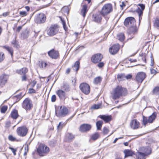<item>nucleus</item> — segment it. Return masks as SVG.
<instances>
[{
  "mask_svg": "<svg viewBox=\"0 0 159 159\" xmlns=\"http://www.w3.org/2000/svg\"><path fill=\"white\" fill-rule=\"evenodd\" d=\"M103 57L102 55L100 53H98L93 55L92 57V61L96 63L101 61Z\"/></svg>",
  "mask_w": 159,
  "mask_h": 159,
  "instance_id": "obj_13",
  "label": "nucleus"
},
{
  "mask_svg": "<svg viewBox=\"0 0 159 159\" xmlns=\"http://www.w3.org/2000/svg\"><path fill=\"white\" fill-rule=\"evenodd\" d=\"M9 148L10 149L12 152H13L14 155H16V149H14V148L11 147H9Z\"/></svg>",
  "mask_w": 159,
  "mask_h": 159,
  "instance_id": "obj_55",
  "label": "nucleus"
},
{
  "mask_svg": "<svg viewBox=\"0 0 159 159\" xmlns=\"http://www.w3.org/2000/svg\"><path fill=\"white\" fill-rule=\"evenodd\" d=\"M61 88L64 89L65 92H68L70 90V88L69 85L66 83H64Z\"/></svg>",
  "mask_w": 159,
  "mask_h": 159,
  "instance_id": "obj_31",
  "label": "nucleus"
},
{
  "mask_svg": "<svg viewBox=\"0 0 159 159\" xmlns=\"http://www.w3.org/2000/svg\"><path fill=\"white\" fill-rule=\"evenodd\" d=\"M20 15L22 16H25L27 15L25 11H21L20 12Z\"/></svg>",
  "mask_w": 159,
  "mask_h": 159,
  "instance_id": "obj_56",
  "label": "nucleus"
},
{
  "mask_svg": "<svg viewBox=\"0 0 159 159\" xmlns=\"http://www.w3.org/2000/svg\"><path fill=\"white\" fill-rule=\"evenodd\" d=\"M49 151V148L43 144H41L37 148V152L39 155L41 156H44Z\"/></svg>",
  "mask_w": 159,
  "mask_h": 159,
  "instance_id": "obj_3",
  "label": "nucleus"
},
{
  "mask_svg": "<svg viewBox=\"0 0 159 159\" xmlns=\"http://www.w3.org/2000/svg\"><path fill=\"white\" fill-rule=\"evenodd\" d=\"M8 76L6 75H2L0 76V84L1 85H4L7 82Z\"/></svg>",
  "mask_w": 159,
  "mask_h": 159,
  "instance_id": "obj_19",
  "label": "nucleus"
},
{
  "mask_svg": "<svg viewBox=\"0 0 159 159\" xmlns=\"http://www.w3.org/2000/svg\"><path fill=\"white\" fill-rule=\"evenodd\" d=\"M150 70L151 74H153V75H155L157 73V71L154 69H153L152 68H151Z\"/></svg>",
  "mask_w": 159,
  "mask_h": 159,
  "instance_id": "obj_54",
  "label": "nucleus"
},
{
  "mask_svg": "<svg viewBox=\"0 0 159 159\" xmlns=\"http://www.w3.org/2000/svg\"><path fill=\"white\" fill-rule=\"evenodd\" d=\"M117 79L119 81H121L125 80V75L123 74H118L117 75Z\"/></svg>",
  "mask_w": 159,
  "mask_h": 159,
  "instance_id": "obj_35",
  "label": "nucleus"
},
{
  "mask_svg": "<svg viewBox=\"0 0 159 159\" xmlns=\"http://www.w3.org/2000/svg\"><path fill=\"white\" fill-rule=\"evenodd\" d=\"M28 92L30 93H36V91L34 89L31 88L29 89Z\"/></svg>",
  "mask_w": 159,
  "mask_h": 159,
  "instance_id": "obj_53",
  "label": "nucleus"
},
{
  "mask_svg": "<svg viewBox=\"0 0 159 159\" xmlns=\"http://www.w3.org/2000/svg\"><path fill=\"white\" fill-rule=\"evenodd\" d=\"M146 77V74L143 72L138 73L137 74L136 79L139 83H142Z\"/></svg>",
  "mask_w": 159,
  "mask_h": 159,
  "instance_id": "obj_14",
  "label": "nucleus"
},
{
  "mask_svg": "<svg viewBox=\"0 0 159 159\" xmlns=\"http://www.w3.org/2000/svg\"><path fill=\"white\" fill-rule=\"evenodd\" d=\"M46 20V17L44 14L43 13H40L37 15L35 19V22L38 24L44 23Z\"/></svg>",
  "mask_w": 159,
  "mask_h": 159,
  "instance_id": "obj_9",
  "label": "nucleus"
},
{
  "mask_svg": "<svg viewBox=\"0 0 159 159\" xmlns=\"http://www.w3.org/2000/svg\"><path fill=\"white\" fill-rule=\"evenodd\" d=\"M93 20L96 22H100L102 19V16L100 14H93Z\"/></svg>",
  "mask_w": 159,
  "mask_h": 159,
  "instance_id": "obj_22",
  "label": "nucleus"
},
{
  "mask_svg": "<svg viewBox=\"0 0 159 159\" xmlns=\"http://www.w3.org/2000/svg\"><path fill=\"white\" fill-rule=\"evenodd\" d=\"M56 96L55 95H52L51 97V101L52 102H55L56 101Z\"/></svg>",
  "mask_w": 159,
  "mask_h": 159,
  "instance_id": "obj_57",
  "label": "nucleus"
},
{
  "mask_svg": "<svg viewBox=\"0 0 159 159\" xmlns=\"http://www.w3.org/2000/svg\"><path fill=\"white\" fill-rule=\"evenodd\" d=\"M143 124L145 126L148 123V119L147 118V117H145V116H143Z\"/></svg>",
  "mask_w": 159,
  "mask_h": 159,
  "instance_id": "obj_41",
  "label": "nucleus"
},
{
  "mask_svg": "<svg viewBox=\"0 0 159 159\" xmlns=\"http://www.w3.org/2000/svg\"><path fill=\"white\" fill-rule=\"evenodd\" d=\"M47 65V63L43 61H42L41 62H40L39 63V66H40L41 68H44L46 67Z\"/></svg>",
  "mask_w": 159,
  "mask_h": 159,
  "instance_id": "obj_45",
  "label": "nucleus"
},
{
  "mask_svg": "<svg viewBox=\"0 0 159 159\" xmlns=\"http://www.w3.org/2000/svg\"><path fill=\"white\" fill-rule=\"evenodd\" d=\"M8 139H9V140L12 141H15L16 140V138H15L12 135H10L9 136Z\"/></svg>",
  "mask_w": 159,
  "mask_h": 159,
  "instance_id": "obj_49",
  "label": "nucleus"
},
{
  "mask_svg": "<svg viewBox=\"0 0 159 159\" xmlns=\"http://www.w3.org/2000/svg\"><path fill=\"white\" fill-rule=\"evenodd\" d=\"M3 48L6 49L11 54V57L13 56V50L12 48L11 47H9L7 46H3Z\"/></svg>",
  "mask_w": 159,
  "mask_h": 159,
  "instance_id": "obj_34",
  "label": "nucleus"
},
{
  "mask_svg": "<svg viewBox=\"0 0 159 159\" xmlns=\"http://www.w3.org/2000/svg\"><path fill=\"white\" fill-rule=\"evenodd\" d=\"M120 48L119 45L118 44H114L109 49L110 52L112 54H115L118 51Z\"/></svg>",
  "mask_w": 159,
  "mask_h": 159,
  "instance_id": "obj_15",
  "label": "nucleus"
},
{
  "mask_svg": "<svg viewBox=\"0 0 159 159\" xmlns=\"http://www.w3.org/2000/svg\"><path fill=\"white\" fill-rule=\"evenodd\" d=\"M154 26L157 27H159V19L156 18L154 23Z\"/></svg>",
  "mask_w": 159,
  "mask_h": 159,
  "instance_id": "obj_44",
  "label": "nucleus"
},
{
  "mask_svg": "<svg viewBox=\"0 0 159 159\" xmlns=\"http://www.w3.org/2000/svg\"><path fill=\"white\" fill-rule=\"evenodd\" d=\"M28 70L26 68H23L17 71V72L21 75H25L28 72Z\"/></svg>",
  "mask_w": 159,
  "mask_h": 159,
  "instance_id": "obj_30",
  "label": "nucleus"
},
{
  "mask_svg": "<svg viewBox=\"0 0 159 159\" xmlns=\"http://www.w3.org/2000/svg\"><path fill=\"white\" fill-rule=\"evenodd\" d=\"M136 156L137 159H145L146 156L144 153L140 152H137Z\"/></svg>",
  "mask_w": 159,
  "mask_h": 159,
  "instance_id": "obj_25",
  "label": "nucleus"
},
{
  "mask_svg": "<svg viewBox=\"0 0 159 159\" xmlns=\"http://www.w3.org/2000/svg\"><path fill=\"white\" fill-rule=\"evenodd\" d=\"M80 88L82 92L85 94H89L90 92L89 85L86 83H83L80 86Z\"/></svg>",
  "mask_w": 159,
  "mask_h": 159,
  "instance_id": "obj_11",
  "label": "nucleus"
},
{
  "mask_svg": "<svg viewBox=\"0 0 159 159\" xmlns=\"http://www.w3.org/2000/svg\"><path fill=\"white\" fill-rule=\"evenodd\" d=\"M138 6H139L140 7H138V9L136 10V12L138 15L139 22L140 23L141 20L142 19L143 15V11L145 9V6L143 4H139Z\"/></svg>",
  "mask_w": 159,
  "mask_h": 159,
  "instance_id": "obj_10",
  "label": "nucleus"
},
{
  "mask_svg": "<svg viewBox=\"0 0 159 159\" xmlns=\"http://www.w3.org/2000/svg\"><path fill=\"white\" fill-rule=\"evenodd\" d=\"M17 134L20 137L25 136L28 132V129L25 126H23L19 127L16 130Z\"/></svg>",
  "mask_w": 159,
  "mask_h": 159,
  "instance_id": "obj_5",
  "label": "nucleus"
},
{
  "mask_svg": "<svg viewBox=\"0 0 159 159\" xmlns=\"http://www.w3.org/2000/svg\"><path fill=\"white\" fill-rule=\"evenodd\" d=\"M11 116L13 119H16L19 116L18 111L15 109L14 110L11 111Z\"/></svg>",
  "mask_w": 159,
  "mask_h": 159,
  "instance_id": "obj_26",
  "label": "nucleus"
},
{
  "mask_svg": "<svg viewBox=\"0 0 159 159\" xmlns=\"http://www.w3.org/2000/svg\"><path fill=\"white\" fill-rule=\"evenodd\" d=\"M99 136V134L98 133H96L92 136L91 139L93 140H95L98 139Z\"/></svg>",
  "mask_w": 159,
  "mask_h": 159,
  "instance_id": "obj_39",
  "label": "nucleus"
},
{
  "mask_svg": "<svg viewBox=\"0 0 159 159\" xmlns=\"http://www.w3.org/2000/svg\"><path fill=\"white\" fill-rule=\"evenodd\" d=\"M55 114L58 117H64L68 114V110L65 107L58 106L55 108Z\"/></svg>",
  "mask_w": 159,
  "mask_h": 159,
  "instance_id": "obj_2",
  "label": "nucleus"
},
{
  "mask_svg": "<svg viewBox=\"0 0 159 159\" xmlns=\"http://www.w3.org/2000/svg\"><path fill=\"white\" fill-rule=\"evenodd\" d=\"M36 84V81L35 80H33V81H32L30 83V85H31V86L32 87H34Z\"/></svg>",
  "mask_w": 159,
  "mask_h": 159,
  "instance_id": "obj_59",
  "label": "nucleus"
},
{
  "mask_svg": "<svg viewBox=\"0 0 159 159\" xmlns=\"http://www.w3.org/2000/svg\"><path fill=\"white\" fill-rule=\"evenodd\" d=\"M140 151L144 153L146 156L150 154L152 152V149L149 147H141L140 148Z\"/></svg>",
  "mask_w": 159,
  "mask_h": 159,
  "instance_id": "obj_16",
  "label": "nucleus"
},
{
  "mask_svg": "<svg viewBox=\"0 0 159 159\" xmlns=\"http://www.w3.org/2000/svg\"><path fill=\"white\" fill-rule=\"evenodd\" d=\"M102 80L101 77L98 76L94 78L93 81V83L95 84H100Z\"/></svg>",
  "mask_w": 159,
  "mask_h": 159,
  "instance_id": "obj_33",
  "label": "nucleus"
},
{
  "mask_svg": "<svg viewBox=\"0 0 159 159\" xmlns=\"http://www.w3.org/2000/svg\"><path fill=\"white\" fill-rule=\"evenodd\" d=\"M136 21L135 19L132 17H128L125 19L124 22V25L128 28L135 25Z\"/></svg>",
  "mask_w": 159,
  "mask_h": 159,
  "instance_id": "obj_6",
  "label": "nucleus"
},
{
  "mask_svg": "<svg viewBox=\"0 0 159 159\" xmlns=\"http://www.w3.org/2000/svg\"><path fill=\"white\" fill-rule=\"evenodd\" d=\"M28 31L27 30H25L22 33L21 36L24 39H25L28 37Z\"/></svg>",
  "mask_w": 159,
  "mask_h": 159,
  "instance_id": "obj_38",
  "label": "nucleus"
},
{
  "mask_svg": "<svg viewBox=\"0 0 159 159\" xmlns=\"http://www.w3.org/2000/svg\"><path fill=\"white\" fill-rule=\"evenodd\" d=\"M104 65V64L103 62H100L98 64L97 66L99 68H101L103 67Z\"/></svg>",
  "mask_w": 159,
  "mask_h": 159,
  "instance_id": "obj_58",
  "label": "nucleus"
},
{
  "mask_svg": "<svg viewBox=\"0 0 159 159\" xmlns=\"http://www.w3.org/2000/svg\"><path fill=\"white\" fill-rule=\"evenodd\" d=\"M80 64L79 61H76L74 65L72 66L73 70L76 71H77L80 67Z\"/></svg>",
  "mask_w": 159,
  "mask_h": 159,
  "instance_id": "obj_29",
  "label": "nucleus"
},
{
  "mask_svg": "<svg viewBox=\"0 0 159 159\" xmlns=\"http://www.w3.org/2000/svg\"><path fill=\"white\" fill-rule=\"evenodd\" d=\"M74 138V135L69 133L66 134V140L68 142H70L73 140Z\"/></svg>",
  "mask_w": 159,
  "mask_h": 159,
  "instance_id": "obj_27",
  "label": "nucleus"
},
{
  "mask_svg": "<svg viewBox=\"0 0 159 159\" xmlns=\"http://www.w3.org/2000/svg\"><path fill=\"white\" fill-rule=\"evenodd\" d=\"M56 93L60 99H65L66 96V92L62 89L58 90L56 92Z\"/></svg>",
  "mask_w": 159,
  "mask_h": 159,
  "instance_id": "obj_18",
  "label": "nucleus"
},
{
  "mask_svg": "<svg viewBox=\"0 0 159 159\" xmlns=\"http://www.w3.org/2000/svg\"><path fill=\"white\" fill-rule=\"evenodd\" d=\"M120 7L123 8V7L125 6V3L124 2H122V3L120 4Z\"/></svg>",
  "mask_w": 159,
  "mask_h": 159,
  "instance_id": "obj_64",
  "label": "nucleus"
},
{
  "mask_svg": "<svg viewBox=\"0 0 159 159\" xmlns=\"http://www.w3.org/2000/svg\"><path fill=\"white\" fill-rule=\"evenodd\" d=\"M117 38L121 41H123L125 38L124 34L121 33L118 34L117 36Z\"/></svg>",
  "mask_w": 159,
  "mask_h": 159,
  "instance_id": "obj_37",
  "label": "nucleus"
},
{
  "mask_svg": "<svg viewBox=\"0 0 159 159\" xmlns=\"http://www.w3.org/2000/svg\"><path fill=\"white\" fill-rule=\"evenodd\" d=\"M26 80V77L25 76V75H24L22 77V81H25Z\"/></svg>",
  "mask_w": 159,
  "mask_h": 159,
  "instance_id": "obj_62",
  "label": "nucleus"
},
{
  "mask_svg": "<svg viewBox=\"0 0 159 159\" xmlns=\"http://www.w3.org/2000/svg\"><path fill=\"white\" fill-rule=\"evenodd\" d=\"M125 78L127 80L131 79L132 77V75H131L129 74L126 76L125 75Z\"/></svg>",
  "mask_w": 159,
  "mask_h": 159,
  "instance_id": "obj_60",
  "label": "nucleus"
},
{
  "mask_svg": "<svg viewBox=\"0 0 159 159\" xmlns=\"http://www.w3.org/2000/svg\"><path fill=\"white\" fill-rule=\"evenodd\" d=\"M91 128V125H90L84 124L80 126V130L81 132H85L89 130Z\"/></svg>",
  "mask_w": 159,
  "mask_h": 159,
  "instance_id": "obj_17",
  "label": "nucleus"
},
{
  "mask_svg": "<svg viewBox=\"0 0 159 159\" xmlns=\"http://www.w3.org/2000/svg\"><path fill=\"white\" fill-rule=\"evenodd\" d=\"M124 152L125 153V157L132 156L133 155H134V152L129 150H126L124 151Z\"/></svg>",
  "mask_w": 159,
  "mask_h": 159,
  "instance_id": "obj_32",
  "label": "nucleus"
},
{
  "mask_svg": "<svg viewBox=\"0 0 159 159\" xmlns=\"http://www.w3.org/2000/svg\"><path fill=\"white\" fill-rule=\"evenodd\" d=\"M151 63L150 64V65L151 66H152L154 64V60L152 56H151Z\"/></svg>",
  "mask_w": 159,
  "mask_h": 159,
  "instance_id": "obj_61",
  "label": "nucleus"
},
{
  "mask_svg": "<svg viewBox=\"0 0 159 159\" xmlns=\"http://www.w3.org/2000/svg\"><path fill=\"white\" fill-rule=\"evenodd\" d=\"M109 130L106 127H104L103 129L102 132L104 134H107L109 132Z\"/></svg>",
  "mask_w": 159,
  "mask_h": 159,
  "instance_id": "obj_48",
  "label": "nucleus"
},
{
  "mask_svg": "<svg viewBox=\"0 0 159 159\" xmlns=\"http://www.w3.org/2000/svg\"><path fill=\"white\" fill-rule=\"evenodd\" d=\"M4 54L2 52H0V62L2 61L4 59Z\"/></svg>",
  "mask_w": 159,
  "mask_h": 159,
  "instance_id": "obj_51",
  "label": "nucleus"
},
{
  "mask_svg": "<svg viewBox=\"0 0 159 159\" xmlns=\"http://www.w3.org/2000/svg\"><path fill=\"white\" fill-rule=\"evenodd\" d=\"M153 93L156 94H159V87H155L153 90Z\"/></svg>",
  "mask_w": 159,
  "mask_h": 159,
  "instance_id": "obj_47",
  "label": "nucleus"
},
{
  "mask_svg": "<svg viewBox=\"0 0 159 159\" xmlns=\"http://www.w3.org/2000/svg\"><path fill=\"white\" fill-rule=\"evenodd\" d=\"M59 31V28L57 25H52L48 30L47 34L49 36H53L57 34Z\"/></svg>",
  "mask_w": 159,
  "mask_h": 159,
  "instance_id": "obj_7",
  "label": "nucleus"
},
{
  "mask_svg": "<svg viewBox=\"0 0 159 159\" xmlns=\"http://www.w3.org/2000/svg\"><path fill=\"white\" fill-rule=\"evenodd\" d=\"M9 14V13L8 12H5L4 13H3L2 14V16H8Z\"/></svg>",
  "mask_w": 159,
  "mask_h": 159,
  "instance_id": "obj_63",
  "label": "nucleus"
},
{
  "mask_svg": "<svg viewBox=\"0 0 159 159\" xmlns=\"http://www.w3.org/2000/svg\"><path fill=\"white\" fill-rule=\"evenodd\" d=\"M127 94L126 89L120 85H117L114 88L111 92V97L114 100L119 99L121 97L125 96Z\"/></svg>",
  "mask_w": 159,
  "mask_h": 159,
  "instance_id": "obj_1",
  "label": "nucleus"
},
{
  "mask_svg": "<svg viewBox=\"0 0 159 159\" xmlns=\"http://www.w3.org/2000/svg\"><path fill=\"white\" fill-rule=\"evenodd\" d=\"M103 124V122L102 120L98 121L96 123L97 129L98 130H100Z\"/></svg>",
  "mask_w": 159,
  "mask_h": 159,
  "instance_id": "obj_36",
  "label": "nucleus"
},
{
  "mask_svg": "<svg viewBox=\"0 0 159 159\" xmlns=\"http://www.w3.org/2000/svg\"><path fill=\"white\" fill-rule=\"evenodd\" d=\"M11 44L13 45V47L16 48H18L19 47V45L18 42L16 40H14L11 42Z\"/></svg>",
  "mask_w": 159,
  "mask_h": 159,
  "instance_id": "obj_40",
  "label": "nucleus"
},
{
  "mask_svg": "<svg viewBox=\"0 0 159 159\" xmlns=\"http://www.w3.org/2000/svg\"><path fill=\"white\" fill-rule=\"evenodd\" d=\"M87 5L86 4L82 6V8L81 11V14L84 17L86 16V14L88 11L87 9Z\"/></svg>",
  "mask_w": 159,
  "mask_h": 159,
  "instance_id": "obj_23",
  "label": "nucleus"
},
{
  "mask_svg": "<svg viewBox=\"0 0 159 159\" xmlns=\"http://www.w3.org/2000/svg\"><path fill=\"white\" fill-rule=\"evenodd\" d=\"M7 109V106H3L1 109V112L4 113Z\"/></svg>",
  "mask_w": 159,
  "mask_h": 159,
  "instance_id": "obj_43",
  "label": "nucleus"
},
{
  "mask_svg": "<svg viewBox=\"0 0 159 159\" xmlns=\"http://www.w3.org/2000/svg\"><path fill=\"white\" fill-rule=\"evenodd\" d=\"M11 123L10 121H7L6 123L5 127L6 128H9L11 125Z\"/></svg>",
  "mask_w": 159,
  "mask_h": 159,
  "instance_id": "obj_50",
  "label": "nucleus"
},
{
  "mask_svg": "<svg viewBox=\"0 0 159 159\" xmlns=\"http://www.w3.org/2000/svg\"><path fill=\"white\" fill-rule=\"evenodd\" d=\"M22 107L27 111L31 110L33 107L32 101L29 98H26L22 103Z\"/></svg>",
  "mask_w": 159,
  "mask_h": 159,
  "instance_id": "obj_4",
  "label": "nucleus"
},
{
  "mask_svg": "<svg viewBox=\"0 0 159 159\" xmlns=\"http://www.w3.org/2000/svg\"><path fill=\"white\" fill-rule=\"evenodd\" d=\"M66 123H62V122H60L59 123V125L57 126V129H61L65 125Z\"/></svg>",
  "mask_w": 159,
  "mask_h": 159,
  "instance_id": "obj_46",
  "label": "nucleus"
},
{
  "mask_svg": "<svg viewBox=\"0 0 159 159\" xmlns=\"http://www.w3.org/2000/svg\"><path fill=\"white\" fill-rule=\"evenodd\" d=\"M60 18H61V21L63 28L65 30H66V23L65 21L62 19V18L60 17Z\"/></svg>",
  "mask_w": 159,
  "mask_h": 159,
  "instance_id": "obj_52",
  "label": "nucleus"
},
{
  "mask_svg": "<svg viewBox=\"0 0 159 159\" xmlns=\"http://www.w3.org/2000/svg\"><path fill=\"white\" fill-rule=\"evenodd\" d=\"M137 30L135 25L133 26L129 27L128 30V33L129 34H134L136 32Z\"/></svg>",
  "mask_w": 159,
  "mask_h": 159,
  "instance_id": "obj_24",
  "label": "nucleus"
},
{
  "mask_svg": "<svg viewBox=\"0 0 159 159\" xmlns=\"http://www.w3.org/2000/svg\"><path fill=\"white\" fill-rule=\"evenodd\" d=\"M49 56L52 59H57L59 57V53L58 51L52 49L48 52Z\"/></svg>",
  "mask_w": 159,
  "mask_h": 159,
  "instance_id": "obj_12",
  "label": "nucleus"
},
{
  "mask_svg": "<svg viewBox=\"0 0 159 159\" xmlns=\"http://www.w3.org/2000/svg\"><path fill=\"white\" fill-rule=\"evenodd\" d=\"M139 122L136 120H133L131 121L130 126L132 129H135L139 128Z\"/></svg>",
  "mask_w": 159,
  "mask_h": 159,
  "instance_id": "obj_20",
  "label": "nucleus"
},
{
  "mask_svg": "<svg viewBox=\"0 0 159 159\" xmlns=\"http://www.w3.org/2000/svg\"><path fill=\"white\" fill-rule=\"evenodd\" d=\"M98 117L102 119L106 123L108 122L111 120V116H109L100 115Z\"/></svg>",
  "mask_w": 159,
  "mask_h": 159,
  "instance_id": "obj_21",
  "label": "nucleus"
},
{
  "mask_svg": "<svg viewBox=\"0 0 159 159\" xmlns=\"http://www.w3.org/2000/svg\"><path fill=\"white\" fill-rule=\"evenodd\" d=\"M156 117V113H153L150 116L148 119V122L149 123H151L153 122L155 120Z\"/></svg>",
  "mask_w": 159,
  "mask_h": 159,
  "instance_id": "obj_28",
  "label": "nucleus"
},
{
  "mask_svg": "<svg viewBox=\"0 0 159 159\" xmlns=\"http://www.w3.org/2000/svg\"><path fill=\"white\" fill-rule=\"evenodd\" d=\"M101 105L100 104H94L92 105L91 108L93 110L98 109L100 108L101 107Z\"/></svg>",
  "mask_w": 159,
  "mask_h": 159,
  "instance_id": "obj_42",
  "label": "nucleus"
},
{
  "mask_svg": "<svg viewBox=\"0 0 159 159\" xmlns=\"http://www.w3.org/2000/svg\"><path fill=\"white\" fill-rule=\"evenodd\" d=\"M112 10L111 5L110 4H105L103 7L102 11L101 14L103 15H107L110 13Z\"/></svg>",
  "mask_w": 159,
  "mask_h": 159,
  "instance_id": "obj_8",
  "label": "nucleus"
}]
</instances>
